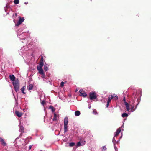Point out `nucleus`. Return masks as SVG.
I'll use <instances>...</instances> for the list:
<instances>
[{"instance_id":"obj_35","label":"nucleus","mask_w":151,"mask_h":151,"mask_svg":"<svg viewBox=\"0 0 151 151\" xmlns=\"http://www.w3.org/2000/svg\"><path fill=\"white\" fill-rule=\"evenodd\" d=\"M64 82H63V81H62L61 83H60V86H61V87H63V86H64Z\"/></svg>"},{"instance_id":"obj_37","label":"nucleus","mask_w":151,"mask_h":151,"mask_svg":"<svg viewBox=\"0 0 151 151\" xmlns=\"http://www.w3.org/2000/svg\"><path fill=\"white\" fill-rule=\"evenodd\" d=\"M93 114H97V111H96V110H93Z\"/></svg>"},{"instance_id":"obj_10","label":"nucleus","mask_w":151,"mask_h":151,"mask_svg":"<svg viewBox=\"0 0 151 151\" xmlns=\"http://www.w3.org/2000/svg\"><path fill=\"white\" fill-rule=\"evenodd\" d=\"M43 58L42 57L40 63H39V66H38L39 68H42L43 65Z\"/></svg>"},{"instance_id":"obj_48","label":"nucleus","mask_w":151,"mask_h":151,"mask_svg":"<svg viewBox=\"0 0 151 151\" xmlns=\"http://www.w3.org/2000/svg\"><path fill=\"white\" fill-rule=\"evenodd\" d=\"M40 151H42V150H40Z\"/></svg>"},{"instance_id":"obj_21","label":"nucleus","mask_w":151,"mask_h":151,"mask_svg":"<svg viewBox=\"0 0 151 151\" xmlns=\"http://www.w3.org/2000/svg\"><path fill=\"white\" fill-rule=\"evenodd\" d=\"M80 114L81 113L79 111H77L75 112V115L76 116H79Z\"/></svg>"},{"instance_id":"obj_28","label":"nucleus","mask_w":151,"mask_h":151,"mask_svg":"<svg viewBox=\"0 0 151 151\" xmlns=\"http://www.w3.org/2000/svg\"><path fill=\"white\" fill-rule=\"evenodd\" d=\"M112 99H113L112 97H111V96H109L108 97L107 102L110 103Z\"/></svg>"},{"instance_id":"obj_6","label":"nucleus","mask_w":151,"mask_h":151,"mask_svg":"<svg viewBox=\"0 0 151 151\" xmlns=\"http://www.w3.org/2000/svg\"><path fill=\"white\" fill-rule=\"evenodd\" d=\"M18 18H19V19L15 24V25L16 26H18L24 21V19L23 17L21 18L20 16H19L18 17Z\"/></svg>"},{"instance_id":"obj_31","label":"nucleus","mask_w":151,"mask_h":151,"mask_svg":"<svg viewBox=\"0 0 151 151\" xmlns=\"http://www.w3.org/2000/svg\"><path fill=\"white\" fill-rule=\"evenodd\" d=\"M114 146L115 151H118V149L116 145L115 144H114Z\"/></svg>"},{"instance_id":"obj_4","label":"nucleus","mask_w":151,"mask_h":151,"mask_svg":"<svg viewBox=\"0 0 151 151\" xmlns=\"http://www.w3.org/2000/svg\"><path fill=\"white\" fill-rule=\"evenodd\" d=\"M68 118L67 117L65 118L64 120V131L65 133L67 131Z\"/></svg>"},{"instance_id":"obj_12","label":"nucleus","mask_w":151,"mask_h":151,"mask_svg":"<svg viewBox=\"0 0 151 151\" xmlns=\"http://www.w3.org/2000/svg\"><path fill=\"white\" fill-rule=\"evenodd\" d=\"M37 68L39 71V73L42 75H44L43 71L42 68H39L38 66L37 67Z\"/></svg>"},{"instance_id":"obj_1","label":"nucleus","mask_w":151,"mask_h":151,"mask_svg":"<svg viewBox=\"0 0 151 151\" xmlns=\"http://www.w3.org/2000/svg\"><path fill=\"white\" fill-rule=\"evenodd\" d=\"M17 36L20 39V40H22L21 41L22 43H24L26 44L28 43L27 41L28 40L30 39V38L28 37L26 38L25 37H24L25 36L24 32H22L21 34H20V31L18 30L17 33Z\"/></svg>"},{"instance_id":"obj_22","label":"nucleus","mask_w":151,"mask_h":151,"mask_svg":"<svg viewBox=\"0 0 151 151\" xmlns=\"http://www.w3.org/2000/svg\"><path fill=\"white\" fill-rule=\"evenodd\" d=\"M33 88V85L32 84H30L28 86V90H31Z\"/></svg>"},{"instance_id":"obj_39","label":"nucleus","mask_w":151,"mask_h":151,"mask_svg":"<svg viewBox=\"0 0 151 151\" xmlns=\"http://www.w3.org/2000/svg\"><path fill=\"white\" fill-rule=\"evenodd\" d=\"M109 102H107V104H106V107L107 108L109 106Z\"/></svg>"},{"instance_id":"obj_3","label":"nucleus","mask_w":151,"mask_h":151,"mask_svg":"<svg viewBox=\"0 0 151 151\" xmlns=\"http://www.w3.org/2000/svg\"><path fill=\"white\" fill-rule=\"evenodd\" d=\"M139 98H138L137 99V101L138 102V103L136 104V106L134 107V100H133L132 101V104L131 105V108L130 109V112H133L137 108V106L139 104L140 101H139Z\"/></svg>"},{"instance_id":"obj_18","label":"nucleus","mask_w":151,"mask_h":151,"mask_svg":"<svg viewBox=\"0 0 151 151\" xmlns=\"http://www.w3.org/2000/svg\"><path fill=\"white\" fill-rule=\"evenodd\" d=\"M19 131L21 132H23L24 129L23 126L22 125H21L20 124H19Z\"/></svg>"},{"instance_id":"obj_7","label":"nucleus","mask_w":151,"mask_h":151,"mask_svg":"<svg viewBox=\"0 0 151 151\" xmlns=\"http://www.w3.org/2000/svg\"><path fill=\"white\" fill-rule=\"evenodd\" d=\"M96 93L95 92L89 93V98L91 100H93L96 99Z\"/></svg>"},{"instance_id":"obj_36","label":"nucleus","mask_w":151,"mask_h":151,"mask_svg":"<svg viewBox=\"0 0 151 151\" xmlns=\"http://www.w3.org/2000/svg\"><path fill=\"white\" fill-rule=\"evenodd\" d=\"M45 103V100H43L41 102V104L42 105H44V104Z\"/></svg>"},{"instance_id":"obj_47","label":"nucleus","mask_w":151,"mask_h":151,"mask_svg":"<svg viewBox=\"0 0 151 151\" xmlns=\"http://www.w3.org/2000/svg\"><path fill=\"white\" fill-rule=\"evenodd\" d=\"M15 100H16V99L15 97Z\"/></svg>"},{"instance_id":"obj_33","label":"nucleus","mask_w":151,"mask_h":151,"mask_svg":"<svg viewBox=\"0 0 151 151\" xmlns=\"http://www.w3.org/2000/svg\"><path fill=\"white\" fill-rule=\"evenodd\" d=\"M107 148H106V146H103L102 147V150H103V151H105L106 150Z\"/></svg>"},{"instance_id":"obj_30","label":"nucleus","mask_w":151,"mask_h":151,"mask_svg":"<svg viewBox=\"0 0 151 151\" xmlns=\"http://www.w3.org/2000/svg\"><path fill=\"white\" fill-rule=\"evenodd\" d=\"M115 136H114V137H113V140H112V142H113V144H115L116 143L115 142H116V141L115 139Z\"/></svg>"},{"instance_id":"obj_41","label":"nucleus","mask_w":151,"mask_h":151,"mask_svg":"<svg viewBox=\"0 0 151 151\" xmlns=\"http://www.w3.org/2000/svg\"><path fill=\"white\" fill-rule=\"evenodd\" d=\"M78 88H77L76 89V92L77 91H78Z\"/></svg>"},{"instance_id":"obj_34","label":"nucleus","mask_w":151,"mask_h":151,"mask_svg":"<svg viewBox=\"0 0 151 151\" xmlns=\"http://www.w3.org/2000/svg\"><path fill=\"white\" fill-rule=\"evenodd\" d=\"M132 96L133 97H134V98H137L136 97V93H133Z\"/></svg>"},{"instance_id":"obj_32","label":"nucleus","mask_w":151,"mask_h":151,"mask_svg":"<svg viewBox=\"0 0 151 151\" xmlns=\"http://www.w3.org/2000/svg\"><path fill=\"white\" fill-rule=\"evenodd\" d=\"M8 8V7L7 5H6V6L4 7V9L5 10L6 12H7V14H8V13L7 12V9Z\"/></svg>"},{"instance_id":"obj_45","label":"nucleus","mask_w":151,"mask_h":151,"mask_svg":"<svg viewBox=\"0 0 151 151\" xmlns=\"http://www.w3.org/2000/svg\"><path fill=\"white\" fill-rule=\"evenodd\" d=\"M140 91V92L141 93V90H140V91Z\"/></svg>"},{"instance_id":"obj_25","label":"nucleus","mask_w":151,"mask_h":151,"mask_svg":"<svg viewBox=\"0 0 151 151\" xmlns=\"http://www.w3.org/2000/svg\"><path fill=\"white\" fill-rule=\"evenodd\" d=\"M49 109H51L52 111V112H54L55 111V109L52 106H50L49 107Z\"/></svg>"},{"instance_id":"obj_20","label":"nucleus","mask_w":151,"mask_h":151,"mask_svg":"<svg viewBox=\"0 0 151 151\" xmlns=\"http://www.w3.org/2000/svg\"><path fill=\"white\" fill-rule=\"evenodd\" d=\"M15 114L18 117H21L22 115V114L21 113L19 112L18 111H16L15 112Z\"/></svg>"},{"instance_id":"obj_19","label":"nucleus","mask_w":151,"mask_h":151,"mask_svg":"<svg viewBox=\"0 0 151 151\" xmlns=\"http://www.w3.org/2000/svg\"><path fill=\"white\" fill-rule=\"evenodd\" d=\"M9 77H10V78L11 81H15L14 80L15 79V78L14 76V75H10Z\"/></svg>"},{"instance_id":"obj_13","label":"nucleus","mask_w":151,"mask_h":151,"mask_svg":"<svg viewBox=\"0 0 151 151\" xmlns=\"http://www.w3.org/2000/svg\"><path fill=\"white\" fill-rule=\"evenodd\" d=\"M0 142L1 145L4 146H5L6 145V143L4 141V139L1 138V137H0Z\"/></svg>"},{"instance_id":"obj_5","label":"nucleus","mask_w":151,"mask_h":151,"mask_svg":"<svg viewBox=\"0 0 151 151\" xmlns=\"http://www.w3.org/2000/svg\"><path fill=\"white\" fill-rule=\"evenodd\" d=\"M13 85L14 89L16 92L19 91V83L18 81H15L13 83Z\"/></svg>"},{"instance_id":"obj_40","label":"nucleus","mask_w":151,"mask_h":151,"mask_svg":"<svg viewBox=\"0 0 151 151\" xmlns=\"http://www.w3.org/2000/svg\"><path fill=\"white\" fill-rule=\"evenodd\" d=\"M32 146H33L32 145H31L30 146H29V149H31V148L32 147Z\"/></svg>"},{"instance_id":"obj_43","label":"nucleus","mask_w":151,"mask_h":151,"mask_svg":"<svg viewBox=\"0 0 151 151\" xmlns=\"http://www.w3.org/2000/svg\"><path fill=\"white\" fill-rule=\"evenodd\" d=\"M123 127V124L122 125V126H121V128H122Z\"/></svg>"},{"instance_id":"obj_9","label":"nucleus","mask_w":151,"mask_h":151,"mask_svg":"<svg viewBox=\"0 0 151 151\" xmlns=\"http://www.w3.org/2000/svg\"><path fill=\"white\" fill-rule=\"evenodd\" d=\"M85 141H80L77 143L76 146L77 147H78L81 146H83L85 144Z\"/></svg>"},{"instance_id":"obj_14","label":"nucleus","mask_w":151,"mask_h":151,"mask_svg":"<svg viewBox=\"0 0 151 151\" xmlns=\"http://www.w3.org/2000/svg\"><path fill=\"white\" fill-rule=\"evenodd\" d=\"M125 106L126 107L127 111H129L130 110V108L129 107V105L128 103L127 102H125Z\"/></svg>"},{"instance_id":"obj_29","label":"nucleus","mask_w":151,"mask_h":151,"mask_svg":"<svg viewBox=\"0 0 151 151\" xmlns=\"http://www.w3.org/2000/svg\"><path fill=\"white\" fill-rule=\"evenodd\" d=\"M14 3L16 4H18L19 3V0H14Z\"/></svg>"},{"instance_id":"obj_27","label":"nucleus","mask_w":151,"mask_h":151,"mask_svg":"<svg viewBox=\"0 0 151 151\" xmlns=\"http://www.w3.org/2000/svg\"><path fill=\"white\" fill-rule=\"evenodd\" d=\"M75 145V143L74 142H70L69 143V146L70 147H72Z\"/></svg>"},{"instance_id":"obj_8","label":"nucleus","mask_w":151,"mask_h":151,"mask_svg":"<svg viewBox=\"0 0 151 151\" xmlns=\"http://www.w3.org/2000/svg\"><path fill=\"white\" fill-rule=\"evenodd\" d=\"M79 92L80 93V96H82L83 97H86L87 96L86 94V93L82 89H80L79 90Z\"/></svg>"},{"instance_id":"obj_23","label":"nucleus","mask_w":151,"mask_h":151,"mask_svg":"<svg viewBox=\"0 0 151 151\" xmlns=\"http://www.w3.org/2000/svg\"><path fill=\"white\" fill-rule=\"evenodd\" d=\"M26 88L25 86H23L22 88L21 89V91L24 94H26V93L24 91V90H25Z\"/></svg>"},{"instance_id":"obj_17","label":"nucleus","mask_w":151,"mask_h":151,"mask_svg":"<svg viewBox=\"0 0 151 151\" xmlns=\"http://www.w3.org/2000/svg\"><path fill=\"white\" fill-rule=\"evenodd\" d=\"M54 116L53 119V121H56L58 119V116L55 113H54Z\"/></svg>"},{"instance_id":"obj_42","label":"nucleus","mask_w":151,"mask_h":151,"mask_svg":"<svg viewBox=\"0 0 151 151\" xmlns=\"http://www.w3.org/2000/svg\"><path fill=\"white\" fill-rule=\"evenodd\" d=\"M24 4H28V2H25L24 3Z\"/></svg>"},{"instance_id":"obj_24","label":"nucleus","mask_w":151,"mask_h":151,"mask_svg":"<svg viewBox=\"0 0 151 151\" xmlns=\"http://www.w3.org/2000/svg\"><path fill=\"white\" fill-rule=\"evenodd\" d=\"M128 115L126 113H123L122 114V116L123 117H128Z\"/></svg>"},{"instance_id":"obj_11","label":"nucleus","mask_w":151,"mask_h":151,"mask_svg":"<svg viewBox=\"0 0 151 151\" xmlns=\"http://www.w3.org/2000/svg\"><path fill=\"white\" fill-rule=\"evenodd\" d=\"M121 130L120 128H119V129H117V131L115 132V133L114 134V136H117L119 135V134L120 133Z\"/></svg>"},{"instance_id":"obj_16","label":"nucleus","mask_w":151,"mask_h":151,"mask_svg":"<svg viewBox=\"0 0 151 151\" xmlns=\"http://www.w3.org/2000/svg\"><path fill=\"white\" fill-rule=\"evenodd\" d=\"M111 97H112V99L114 100H117L118 99V97L117 95L115 94H113L111 96Z\"/></svg>"},{"instance_id":"obj_44","label":"nucleus","mask_w":151,"mask_h":151,"mask_svg":"<svg viewBox=\"0 0 151 151\" xmlns=\"http://www.w3.org/2000/svg\"><path fill=\"white\" fill-rule=\"evenodd\" d=\"M91 106H89L88 107V108H89V109L91 108Z\"/></svg>"},{"instance_id":"obj_15","label":"nucleus","mask_w":151,"mask_h":151,"mask_svg":"<svg viewBox=\"0 0 151 151\" xmlns=\"http://www.w3.org/2000/svg\"><path fill=\"white\" fill-rule=\"evenodd\" d=\"M17 13H14V14H13V15L12 16V18H13L14 20H13V21L15 23V22L16 21V19H17L16 18V17H17Z\"/></svg>"},{"instance_id":"obj_2","label":"nucleus","mask_w":151,"mask_h":151,"mask_svg":"<svg viewBox=\"0 0 151 151\" xmlns=\"http://www.w3.org/2000/svg\"><path fill=\"white\" fill-rule=\"evenodd\" d=\"M31 45V44H29L27 45L23 46L22 47L19 51V52L20 55L22 56H23L25 54H27L28 50L29 49V47Z\"/></svg>"},{"instance_id":"obj_26","label":"nucleus","mask_w":151,"mask_h":151,"mask_svg":"<svg viewBox=\"0 0 151 151\" xmlns=\"http://www.w3.org/2000/svg\"><path fill=\"white\" fill-rule=\"evenodd\" d=\"M44 70L45 71H47L48 70L47 64L46 63L44 65Z\"/></svg>"},{"instance_id":"obj_38","label":"nucleus","mask_w":151,"mask_h":151,"mask_svg":"<svg viewBox=\"0 0 151 151\" xmlns=\"http://www.w3.org/2000/svg\"><path fill=\"white\" fill-rule=\"evenodd\" d=\"M123 100V101H124V104H125V102H127L126 101L125 97H124Z\"/></svg>"},{"instance_id":"obj_46","label":"nucleus","mask_w":151,"mask_h":151,"mask_svg":"<svg viewBox=\"0 0 151 151\" xmlns=\"http://www.w3.org/2000/svg\"><path fill=\"white\" fill-rule=\"evenodd\" d=\"M19 30V31H20V32L21 31H22V30Z\"/></svg>"}]
</instances>
